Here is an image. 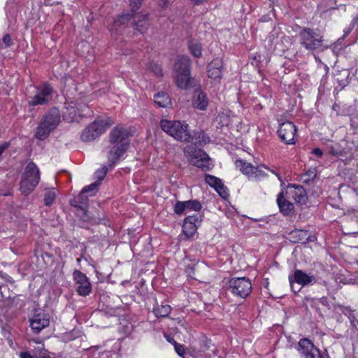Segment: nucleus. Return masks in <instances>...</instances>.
Wrapping results in <instances>:
<instances>
[{
	"instance_id": "obj_1",
	"label": "nucleus",
	"mask_w": 358,
	"mask_h": 358,
	"mask_svg": "<svg viewBox=\"0 0 358 358\" xmlns=\"http://www.w3.org/2000/svg\"><path fill=\"white\" fill-rule=\"evenodd\" d=\"M128 136L129 131L120 126L115 127L110 132V146L107 154L110 167H113L127 150L129 146Z\"/></svg>"
},
{
	"instance_id": "obj_2",
	"label": "nucleus",
	"mask_w": 358,
	"mask_h": 358,
	"mask_svg": "<svg viewBox=\"0 0 358 358\" xmlns=\"http://www.w3.org/2000/svg\"><path fill=\"white\" fill-rule=\"evenodd\" d=\"M137 10L134 12L131 10V13L120 15L115 20L109 29L111 34L113 35L120 34L129 21L132 19L135 31L144 34L150 27L148 15L141 12L136 13Z\"/></svg>"
},
{
	"instance_id": "obj_3",
	"label": "nucleus",
	"mask_w": 358,
	"mask_h": 358,
	"mask_svg": "<svg viewBox=\"0 0 358 358\" xmlns=\"http://www.w3.org/2000/svg\"><path fill=\"white\" fill-rule=\"evenodd\" d=\"M161 129L177 141L181 142L192 141L189 125L180 120H162Z\"/></svg>"
},
{
	"instance_id": "obj_4",
	"label": "nucleus",
	"mask_w": 358,
	"mask_h": 358,
	"mask_svg": "<svg viewBox=\"0 0 358 358\" xmlns=\"http://www.w3.org/2000/svg\"><path fill=\"white\" fill-rule=\"evenodd\" d=\"M60 112L57 108H51L44 115L36 128L35 137L41 141L46 139L60 122Z\"/></svg>"
},
{
	"instance_id": "obj_5",
	"label": "nucleus",
	"mask_w": 358,
	"mask_h": 358,
	"mask_svg": "<svg viewBox=\"0 0 358 358\" xmlns=\"http://www.w3.org/2000/svg\"><path fill=\"white\" fill-rule=\"evenodd\" d=\"M299 36L300 44L308 50L313 51L321 48V50L323 51L329 48L328 45H323V36L313 29H302Z\"/></svg>"
},
{
	"instance_id": "obj_6",
	"label": "nucleus",
	"mask_w": 358,
	"mask_h": 358,
	"mask_svg": "<svg viewBox=\"0 0 358 358\" xmlns=\"http://www.w3.org/2000/svg\"><path fill=\"white\" fill-rule=\"evenodd\" d=\"M113 124V121L109 117L95 120L82 131L80 139L83 142L94 141L103 134Z\"/></svg>"
},
{
	"instance_id": "obj_7",
	"label": "nucleus",
	"mask_w": 358,
	"mask_h": 358,
	"mask_svg": "<svg viewBox=\"0 0 358 358\" xmlns=\"http://www.w3.org/2000/svg\"><path fill=\"white\" fill-rule=\"evenodd\" d=\"M40 180V173L36 165L30 162L27 166L20 182L21 192L27 196L34 189Z\"/></svg>"
},
{
	"instance_id": "obj_8",
	"label": "nucleus",
	"mask_w": 358,
	"mask_h": 358,
	"mask_svg": "<svg viewBox=\"0 0 358 358\" xmlns=\"http://www.w3.org/2000/svg\"><path fill=\"white\" fill-rule=\"evenodd\" d=\"M184 154L188 160L196 167L205 171L210 169L209 157L203 150L192 146H187L184 149Z\"/></svg>"
},
{
	"instance_id": "obj_9",
	"label": "nucleus",
	"mask_w": 358,
	"mask_h": 358,
	"mask_svg": "<svg viewBox=\"0 0 358 358\" xmlns=\"http://www.w3.org/2000/svg\"><path fill=\"white\" fill-rule=\"evenodd\" d=\"M52 86L48 83H43L36 87V93L30 98L28 104L31 107L47 105L52 99Z\"/></svg>"
},
{
	"instance_id": "obj_10",
	"label": "nucleus",
	"mask_w": 358,
	"mask_h": 358,
	"mask_svg": "<svg viewBox=\"0 0 358 358\" xmlns=\"http://www.w3.org/2000/svg\"><path fill=\"white\" fill-rule=\"evenodd\" d=\"M229 289L241 298L247 297L252 291V283L248 278H234L229 281Z\"/></svg>"
},
{
	"instance_id": "obj_11",
	"label": "nucleus",
	"mask_w": 358,
	"mask_h": 358,
	"mask_svg": "<svg viewBox=\"0 0 358 358\" xmlns=\"http://www.w3.org/2000/svg\"><path fill=\"white\" fill-rule=\"evenodd\" d=\"M297 350L301 358H330L327 354L322 353L308 338L299 341Z\"/></svg>"
},
{
	"instance_id": "obj_12",
	"label": "nucleus",
	"mask_w": 358,
	"mask_h": 358,
	"mask_svg": "<svg viewBox=\"0 0 358 358\" xmlns=\"http://www.w3.org/2000/svg\"><path fill=\"white\" fill-rule=\"evenodd\" d=\"M289 282L293 291H294V283H297L302 287L314 285L315 283H320L324 286H327V285L325 280L319 282L313 275L308 274L299 269L296 270L292 275H289Z\"/></svg>"
},
{
	"instance_id": "obj_13",
	"label": "nucleus",
	"mask_w": 358,
	"mask_h": 358,
	"mask_svg": "<svg viewBox=\"0 0 358 358\" xmlns=\"http://www.w3.org/2000/svg\"><path fill=\"white\" fill-rule=\"evenodd\" d=\"M73 277L78 294L83 296H88L92 292V284L87 276L80 271L75 270Z\"/></svg>"
},
{
	"instance_id": "obj_14",
	"label": "nucleus",
	"mask_w": 358,
	"mask_h": 358,
	"mask_svg": "<svg viewBox=\"0 0 358 358\" xmlns=\"http://www.w3.org/2000/svg\"><path fill=\"white\" fill-rule=\"evenodd\" d=\"M297 131L296 126L291 122L287 121L280 124L278 130L281 141L286 144H295L294 136Z\"/></svg>"
},
{
	"instance_id": "obj_15",
	"label": "nucleus",
	"mask_w": 358,
	"mask_h": 358,
	"mask_svg": "<svg viewBox=\"0 0 358 358\" xmlns=\"http://www.w3.org/2000/svg\"><path fill=\"white\" fill-rule=\"evenodd\" d=\"M30 327L34 334H39L50 324V316L44 312L35 313L29 319Z\"/></svg>"
},
{
	"instance_id": "obj_16",
	"label": "nucleus",
	"mask_w": 358,
	"mask_h": 358,
	"mask_svg": "<svg viewBox=\"0 0 358 358\" xmlns=\"http://www.w3.org/2000/svg\"><path fill=\"white\" fill-rule=\"evenodd\" d=\"M288 194L291 199L299 204L306 203L308 199L306 191L301 185H292L289 186Z\"/></svg>"
},
{
	"instance_id": "obj_17",
	"label": "nucleus",
	"mask_w": 358,
	"mask_h": 358,
	"mask_svg": "<svg viewBox=\"0 0 358 358\" xmlns=\"http://www.w3.org/2000/svg\"><path fill=\"white\" fill-rule=\"evenodd\" d=\"M190 59L187 56H178L173 66L175 73L190 75Z\"/></svg>"
},
{
	"instance_id": "obj_18",
	"label": "nucleus",
	"mask_w": 358,
	"mask_h": 358,
	"mask_svg": "<svg viewBox=\"0 0 358 358\" xmlns=\"http://www.w3.org/2000/svg\"><path fill=\"white\" fill-rule=\"evenodd\" d=\"M222 59L215 58L208 65V76L212 79H220L222 77Z\"/></svg>"
},
{
	"instance_id": "obj_19",
	"label": "nucleus",
	"mask_w": 358,
	"mask_h": 358,
	"mask_svg": "<svg viewBox=\"0 0 358 358\" xmlns=\"http://www.w3.org/2000/svg\"><path fill=\"white\" fill-rule=\"evenodd\" d=\"M277 203L280 213L285 215H289L294 210L293 204L284 197L282 192L278 194Z\"/></svg>"
},
{
	"instance_id": "obj_20",
	"label": "nucleus",
	"mask_w": 358,
	"mask_h": 358,
	"mask_svg": "<svg viewBox=\"0 0 358 358\" xmlns=\"http://www.w3.org/2000/svg\"><path fill=\"white\" fill-rule=\"evenodd\" d=\"M192 102L195 108L205 110L208 105V99L204 92L196 91Z\"/></svg>"
},
{
	"instance_id": "obj_21",
	"label": "nucleus",
	"mask_w": 358,
	"mask_h": 358,
	"mask_svg": "<svg viewBox=\"0 0 358 358\" xmlns=\"http://www.w3.org/2000/svg\"><path fill=\"white\" fill-rule=\"evenodd\" d=\"M192 78L190 75H183L182 73H175L176 84L180 89H187L192 83Z\"/></svg>"
},
{
	"instance_id": "obj_22",
	"label": "nucleus",
	"mask_w": 358,
	"mask_h": 358,
	"mask_svg": "<svg viewBox=\"0 0 358 358\" xmlns=\"http://www.w3.org/2000/svg\"><path fill=\"white\" fill-rule=\"evenodd\" d=\"M155 103L161 108H168L171 106V99L165 92H159L154 96Z\"/></svg>"
},
{
	"instance_id": "obj_23",
	"label": "nucleus",
	"mask_w": 358,
	"mask_h": 358,
	"mask_svg": "<svg viewBox=\"0 0 358 358\" xmlns=\"http://www.w3.org/2000/svg\"><path fill=\"white\" fill-rule=\"evenodd\" d=\"M192 137V142L198 146H203L210 142V137L203 131L194 132Z\"/></svg>"
},
{
	"instance_id": "obj_24",
	"label": "nucleus",
	"mask_w": 358,
	"mask_h": 358,
	"mask_svg": "<svg viewBox=\"0 0 358 358\" xmlns=\"http://www.w3.org/2000/svg\"><path fill=\"white\" fill-rule=\"evenodd\" d=\"M236 166L249 178H251L255 166L242 159H237L235 162Z\"/></svg>"
},
{
	"instance_id": "obj_25",
	"label": "nucleus",
	"mask_w": 358,
	"mask_h": 358,
	"mask_svg": "<svg viewBox=\"0 0 358 358\" xmlns=\"http://www.w3.org/2000/svg\"><path fill=\"white\" fill-rule=\"evenodd\" d=\"M85 194L86 193L83 192V190L82 189L78 196L71 201V205L84 210L87 206V196H85Z\"/></svg>"
},
{
	"instance_id": "obj_26",
	"label": "nucleus",
	"mask_w": 358,
	"mask_h": 358,
	"mask_svg": "<svg viewBox=\"0 0 358 358\" xmlns=\"http://www.w3.org/2000/svg\"><path fill=\"white\" fill-rule=\"evenodd\" d=\"M171 310V306L166 303L163 302L161 305H157L154 308L153 313L157 317H165L169 315Z\"/></svg>"
},
{
	"instance_id": "obj_27",
	"label": "nucleus",
	"mask_w": 358,
	"mask_h": 358,
	"mask_svg": "<svg viewBox=\"0 0 358 358\" xmlns=\"http://www.w3.org/2000/svg\"><path fill=\"white\" fill-rule=\"evenodd\" d=\"M186 213L190 211L199 212L202 208V205L197 200L185 201Z\"/></svg>"
},
{
	"instance_id": "obj_28",
	"label": "nucleus",
	"mask_w": 358,
	"mask_h": 358,
	"mask_svg": "<svg viewBox=\"0 0 358 358\" xmlns=\"http://www.w3.org/2000/svg\"><path fill=\"white\" fill-rule=\"evenodd\" d=\"M197 229L198 227L195 224H192L191 222H187L185 220H184L182 224V231L184 234L187 237L189 238L194 236Z\"/></svg>"
},
{
	"instance_id": "obj_29",
	"label": "nucleus",
	"mask_w": 358,
	"mask_h": 358,
	"mask_svg": "<svg viewBox=\"0 0 358 358\" xmlns=\"http://www.w3.org/2000/svg\"><path fill=\"white\" fill-rule=\"evenodd\" d=\"M56 196V192L55 188L48 189L44 196V204L47 206H51Z\"/></svg>"
},
{
	"instance_id": "obj_30",
	"label": "nucleus",
	"mask_w": 358,
	"mask_h": 358,
	"mask_svg": "<svg viewBox=\"0 0 358 358\" xmlns=\"http://www.w3.org/2000/svg\"><path fill=\"white\" fill-rule=\"evenodd\" d=\"M190 52L195 57H200L201 56V45L199 43L189 41L188 43Z\"/></svg>"
},
{
	"instance_id": "obj_31",
	"label": "nucleus",
	"mask_w": 358,
	"mask_h": 358,
	"mask_svg": "<svg viewBox=\"0 0 358 358\" xmlns=\"http://www.w3.org/2000/svg\"><path fill=\"white\" fill-rule=\"evenodd\" d=\"M205 181L215 189L222 182L220 178L210 174L205 175Z\"/></svg>"
},
{
	"instance_id": "obj_32",
	"label": "nucleus",
	"mask_w": 358,
	"mask_h": 358,
	"mask_svg": "<svg viewBox=\"0 0 358 358\" xmlns=\"http://www.w3.org/2000/svg\"><path fill=\"white\" fill-rule=\"evenodd\" d=\"M99 185V182H94L89 185H87L83 188V192L89 194V196H93L96 192Z\"/></svg>"
},
{
	"instance_id": "obj_33",
	"label": "nucleus",
	"mask_w": 358,
	"mask_h": 358,
	"mask_svg": "<svg viewBox=\"0 0 358 358\" xmlns=\"http://www.w3.org/2000/svg\"><path fill=\"white\" fill-rule=\"evenodd\" d=\"M148 69L153 72L157 76H162L163 71L162 67L157 63L151 62L148 65Z\"/></svg>"
},
{
	"instance_id": "obj_34",
	"label": "nucleus",
	"mask_w": 358,
	"mask_h": 358,
	"mask_svg": "<svg viewBox=\"0 0 358 358\" xmlns=\"http://www.w3.org/2000/svg\"><path fill=\"white\" fill-rule=\"evenodd\" d=\"M173 212L177 215H181L186 213L185 201H176V203L173 206Z\"/></svg>"
},
{
	"instance_id": "obj_35",
	"label": "nucleus",
	"mask_w": 358,
	"mask_h": 358,
	"mask_svg": "<svg viewBox=\"0 0 358 358\" xmlns=\"http://www.w3.org/2000/svg\"><path fill=\"white\" fill-rule=\"evenodd\" d=\"M107 171L108 168L106 166H103L100 169L97 170L94 173V177L97 180L96 182H99L100 183L106 177Z\"/></svg>"
},
{
	"instance_id": "obj_36",
	"label": "nucleus",
	"mask_w": 358,
	"mask_h": 358,
	"mask_svg": "<svg viewBox=\"0 0 358 358\" xmlns=\"http://www.w3.org/2000/svg\"><path fill=\"white\" fill-rule=\"evenodd\" d=\"M184 220L187 222H191L192 224H195L198 227L202 221V216L198 215H189L186 217Z\"/></svg>"
},
{
	"instance_id": "obj_37",
	"label": "nucleus",
	"mask_w": 358,
	"mask_h": 358,
	"mask_svg": "<svg viewBox=\"0 0 358 358\" xmlns=\"http://www.w3.org/2000/svg\"><path fill=\"white\" fill-rule=\"evenodd\" d=\"M267 176V174L260 169L259 167L254 168L253 172L252 173L251 179H262Z\"/></svg>"
},
{
	"instance_id": "obj_38",
	"label": "nucleus",
	"mask_w": 358,
	"mask_h": 358,
	"mask_svg": "<svg viewBox=\"0 0 358 358\" xmlns=\"http://www.w3.org/2000/svg\"><path fill=\"white\" fill-rule=\"evenodd\" d=\"M215 191L219 194V195L226 199L229 197V194L228 192L227 188L224 186L223 182L221 183L220 185H219L217 189H215Z\"/></svg>"
},
{
	"instance_id": "obj_39",
	"label": "nucleus",
	"mask_w": 358,
	"mask_h": 358,
	"mask_svg": "<svg viewBox=\"0 0 358 358\" xmlns=\"http://www.w3.org/2000/svg\"><path fill=\"white\" fill-rule=\"evenodd\" d=\"M341 74L343 76V78H337L336 80L340 86L344 87L348 83V78L349 77L350 73L348 71L345 70L342 71Z\"/></svg>"
},
{
	"instance_id": "obj_40",
	"label": "nucleus",
	"mask_w": 358,
	"mask_h": 358,
	"mask_svg": "<svg viewBox=\"0 0 358 358\" xmlns=\"http://www.w3.org/2000/svg\"><path fill=\"white\" fill-rule=\"evenodd\" d=\"M174 348H175L176 353L180 357H181L182 358H186L185 356L186 351H185V348L183 345L179 344L175 341L174 342Z\"/></svg>"
},
{
	"instance_id": "obj_41",
	"label": "nucleus",
	"mask_w": 358,
	"mask_h": 358,
	"mask_svg": "<svg viewBox=\"0 0 358 358\" xmlns=\"http://www.w3.org/2000/svg\"><path fill=\"white\" fill-rule=\"evenodd\" d=\"M66 110L69 112V116L68 117V116H66V115H64L65 118L68 121H73L75 119V117L77 115L76 110L73 108V107L66 108Z\"/></svg>"
},
{
	"instance_id": "obj_42",
	"label": "nucleus",
	"mask_w": 358,
	"mask_h": 358,
	"mask_svg": "<svg viewBox=\"0 0 358 358\" xmlns=\"http://www.w3.org/2000/svg\"><path fill=\"white\" fill-rule=\"evenodd\" d=\"M142 1L143 0H129L131 10L134 12L136 10H138L141 5Z\"/></svg>"
},
{
	"instance_id": "obj_43",
	"label": "nucleus",
	"mask_w": 358,
	"mask_h": 358,
	"mask_svg": "<svg viewBox=\"0 0 358 358\" xmlns=\"http://www.w3.org/2000/svg\"><path fill=\"white\" fill-rule=\"evenodd\" d=\"M2 41L6 47H9L13 44V40L10 35L8 34H6L3 36Z\"/></svg>"
},
{
	"instance_id": "obj_44",
	"label": "nucleus",
	"mask_w": 358,
	"mask_h": 358,
	"mask_svg": "<svg viewBox=\"0 0 358 358\" xmlns=\"http://www.w3.org/2000/svg\"><path fill=\"white\" fill-rule=\"evenodd\" d=\"M20 358H34L31 353L28 351L20 352L19 354Z\"/></svg>"
},
{
	"instance_id": "obj_45",
	"label": "nucleus",
	"mask_w": 358,
	"mask_h": 358,
	"mask_svg": "<svg viewBox=\"0 0 358 358\" xmlns=\"http://www.w3.org/2000/svg\"><path fill=\"white\" fill-rule=\"evenodd\" d=\"M312 153L315 155L317 157H322L323 152L322 150L320 148H315L313 150Z\"/></svg>"
},
{
	"instance_id": "obj_46",
	"label": "nucleus",
	"mask_w": 358,
	"mask_h": 358,
	"mask_svg": "<svg viewBox=\"0 0 358 358\" xmlns=\"http://www.w3.org/2000/svg\"><path fill=\"white\" fill-rule=\"evenodd\" d=\"M8 147V143H4L3 145H0V156L3 153V152Z\"/></svg>"
},
{
	"instance_id": "obj_47",
	"label": "nucleus",
	"mask_w": 358,
	"mask_h": 358,
	"mask_svg": "<svg viewBox=\"0 0 358 358\" xmlns=\"http://www.w3.org/2000/svg\"><path fill=\"white\" fill-rule=\"evenodd\" d=\"M263 166L265 169H266L267 170L270 171L272 173L275 174L279 179V180H280V181L282 180L280 175L278 173H276L274 170L270 169L268 167H267L266 166H264V165Z\"/></svg>"
},
{
	"instance_id": "obj_48",
	"label": "nucleus",
	"mask_w": 358,
	"mask_h": 358,
	"mask_svg": "<svg viewBox=\"0 0 358 358\" xmlns=\"http://www.w3.org/2000/svg\"><path fill=\"white\" fill-rule=\"evenodd\" d=\"M39 358H51L50 355L44 354L43 355L41 356Z\"/></svg>"
},
{
	"instance_id": "obj_49",
	"label": "nucleus",
	"mask_w": 358,
	"mask_h": 358,
	"mask_svg": "<svg viewBox=\"0 0 358 358\" xmlns=\"http://www.w3.org/2000/svg\"><path fill=\"white\" fill-rule=\"evenodd\" d=\"M80 262V259L78 258L77 259V262L79 263Z\"/></svg>"
},
{
	"instance_id": "obj_50",
	"label": "nucleus",
	"mask_w": 358,
	"mask_h": 358,
	"mask_svg": "<svg viewBox=\"0 0 358 358\" xmlns=\"http://www.w3.org/2000/svg\"><path fill=\"white\" fill-rule=\"evenodd\" d=\"M357 150H358V146H357Z\"/></svg>"
}]
</instances>
